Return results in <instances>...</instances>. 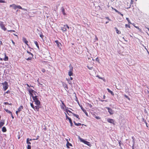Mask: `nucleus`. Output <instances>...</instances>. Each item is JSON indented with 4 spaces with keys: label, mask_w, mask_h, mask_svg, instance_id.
Listing matches in <instances>:
<instances>
[{
    "label": "nucleus",
    "mask_w": 149,
    "mask_h": 149,
    "mask_svg": "<svg viewBox=\"0 0 149 149\" xmlns=\"http://www.w3.org/2000/svg\"><path fill=\"white\" fill-rule=\"evenodd\" d=\"M106 108L108 110V111L110 114L112 115L113 113V111L111 109L108 107H106Z\"/></svg>",
    "instance_id": "6e6552de"
},
{
    "label": "nucleus",
    "mask_w": 149,
    "mask_h": 149,
    "mask_svg": "<svg viewBox=\"0 0 149 149\" xmlns=\"http://www.w3.org/2000/svg\"><path fill=\"white\" fill-rule=\"evenodd\" d=\"M39 137V136H38L37 137V138L36 139H33V140H38Z\"/></svg>",
    "instance_id": "6e6d98bb"
},
{
    "label": "nucleus",
    "mask_w": 149,
    "mask_h": 149,
    "mask_svg": "<svg viewBox=\"0 0 149 149\" xmlns=\"http://www.w3.org/2000/svg\"><path fill=\"white\" fill-rule=\"evenodd\" d=\"M68 111V112L71 113H72H72H74L72 112V111H70L69 110V111Z\"/></svg>",
    "instance_id": "0e129e2a"
},
{
    "label": "nucleus",
    "mask_w": 149,
    "mask_h": 149,
    "mask_svg": "<svg viewBox=\"0 0 149 149\" xmlns=\"http://www.w3.org/2000/svg\"><path fill=\"white\" fill-rule=\"evenodd\" d=\"M65 117H66V119H68V120H69V118H70L68 116H67V114H66V113H65Z\"/></svg>",
    "instance_id": "58836bf2"
},
{
    "label": "nucleus",
    "mask_w": 149,
    "mask_h": 149,
    "mask_svg": "<svg viewBox=\"0 0 149 149\" xmlns=\"http://www.w3.org/2000/svg\"><path fill=\"white\" fill-rule=\"evenodd\" d=\"M137 29L139 30V31L140 32H141V29H140L138 26H136L134 25H133Z\"/></svg>",
    "instance_id": "2f4dec72"
},
{
    "label": "nucleus",
    "mask_w": 149,
    "mask_h": 149,
    "mask_svg": "<svg viewBox=\"0 0 149 149\" xmlns=\"http://www.w3.org/2000/svg\"><path fill=\"white\" fill-rule=\"evenodd\" d=\"M34 42L38 49H39V47L38 42L36 41H34Z\"/></svg>",
    "instance_id": "412c9836"
},
{
    "label": "nucleus",
    "mask_w": 149,
    "mask_h": 149,
    "mask_svg": "<svg viewBox=\"0 0 149 149\" xmlns=\"http://www.w3.org/2000/svg\"><path fill=\"white\" fill-rule=\"evenodd\" d=\"M55 43L57 44V46L59 48L61 49V44L57 40L55 41Z\"/></svg>",
    "instance_id": "1a4fd4ad"
},
{
    "label": "nucleus",
    "mask_w": 149,
    "mask_h": 149,
    "mask_svg": "<svg viewBox=\"0 0 149 149\" xmlns=\"http://www.w3.org/2000/svg\"><path fill=\"white\" fill-rule=\"evenodd\" d=\"M8 31L10 32H15V31L14 30H10Z\"/></svg>",
    "instance_id": "09e8293b"
},
{
    "label": "nucleus",
    "mask_w": 149,
    "mask_h": 149,
    "mask_svg": "<svg viewBox=\"0 0 149 149\" xmlns=\"http://www.w3.org/2000/svg\"><path fill=\"white\" fill-rule=\"evenodd\" d=\"M69 120L70 123V125L72 127L73 125V124H72V121L71 118H69Z\"/></svg>",
    "instance_id": "c756f323"
},
{
    "label": "nucleus",
    "mask_w": 149,
    "mask_h": 149,
    "mask_svg": "<svg viewBox=\"0 0 149 149\" xmlns=\"http://www.w3.org/2000/svg\"><path fill=\"white\" fill-rule=\"evenodd\" d=\"M124 96L126 98H127V99H128L129 100H130V98L126 95L125 94L124 95Z\"/></svg>",
    "instance_id": "473e14b6"
},
{
    "label": "nucleus",
    "mask_w": 149,
    "mask_h": 149,
    "mask_svg": "<svg viewBox=\"0 0 149 149\" xmlns=\"http://www.w3.org/2000/svg\"><path fill=\"white\" fill-rule=\"evenodd\" d=\"M27 52L28 54H29L30 55H31V56H30L29 57H28L27 58H26V59L27 61H29V60H31L32 59V58H33V54L32 53H31L30 52L28 51H27Z\"/></svg>",
    "instance_id": "423d86ee"
},
{
    "label": "nucleus",
    "mask_w": 149,
    "mask_h": 149,
    "mask_svg": "<svg viewBox=\"0 0 149 149\" xmlns=\"http://www.w3.org/2000/svg\"><path fill=\"white\" fill-rule=\"evenodd\" d=\"M0 3H6V2L4 0H0Z\"/></svg>",
    "instance_id": "ea45409f"
},
{
    "label": "nucleus",
    "mask_w": 149,
    "mask_h": 149,
    "mask_svg": "<svg viewBox=\"0 0 149 149\" xmlns=\"http://www.w3.org/2000/svg\"><path fill=\"white\" fill-rule=\"evenodd\" d=\"M65 26L66 27V28H67L68 29H69V26L67 25H65Z\"/></svg>",
    "instance_id": "3c124183"
},
{
    "label": "nucleus",
    "mask_w": 149,
    "mask_h": 149,
    "mask_svg": "<svg viewBox=\"0 0 149 149\" xmlns=\"http://www.w3.org/2000/svg\"><path fill=\"white\" fill-rule=\"evenodd\" d=\"M74 125L77 126H79L81 125V124L80 123H76L75 121H74Z\"/></svg>",
    "instance_id": "7c9ffc66"
},
{
    "label": "nucleus",
    "mask_w": 149,
    "mask_h": 149,
    "mask_svg": "<svg viewBox=\"0 0 149 149\" xmlns=\"http://www.w3.org/2000/svg\"><path fill=\"white\" fill-rule=\"evenodd\" d=\"M5 57L3 59V60L5 61H7L8 60V56H6V53L4 54Z\"/></svg>",
    "instance_id": "a211bd4d"
},
{
    "label": "nucleus",
    "mask_w": 149,
    "mask_h": 149,
    "mask_svg": "<svg viewBox=\"0 0 149 149\" xmlns=\"http://www.w3.org/2000/svg\"><path fill=\"white\" fill-rule=\"evenodd\" d=\"M125 26L126 27H128L129 28H130V24H126L125 25Z\"/></svg>",
    "instance_id": "e433bc0d"
},
{
    "label": "nucleus",
    "mask_w": 149,
    "mask_h": 149,
    "mask_svg": "<svg viewBox=\"0 0 149 149\" xmlns=\"http://www.w3.org/2000/svg\"><path fill=\"white\" fill-rule=\"evenodd\" d=\"M31 106L33 109L34 108V105L32 103H30Z\"/></svg>",
    "instance_id": "c03bdc74"
},
{
    "label": "nucleus",
    "mask_w": 149,
    "mask_h": 149,
    "mask_svg": "<svg viewBox=\"0 0 149 149\" xmlns=\"http://www.w3.org/2000/svg\"><path fill=\"white\" fill-rule=\"evenodd\" d=\"M69 110L68 109V108H67L65 109V111H66L68 113V111H69Z\"/></svg>",
    "instance_id": "4d7b16f0"
},
{
    "label": "nucleus",
    "mask_w": 149,
    "mask_h": 149,
    "mask_svg": "<svg viewBox=\"0 0 149 149\" xmlns=\"http://www.w3.org/2000/svg\"><path fill=\"white\" fill-rule=\"evenodd\" d=\"M95 118L97 119H100V118L99 116H95Z\"/></svg>",
    "instance_id": "a18cd8bd"
},
{
    "label": "nucleus",
    "mask_w": 149,
    "mask_h": 149,
    "mask_svg": "<svg viewBox=\"0 0 149 149\" xmlns=\"http://www.w3.org/2000/svg\"><path fill=\"white\" fill-rule=\"evenodd\" d=\"M126 19L128 21V22L129 23H130V24L131 23L130 20H129L128 18H127V17L126 18Z\"/></svg>",
    "instance_id": "4c0bfd02"
},
{
    "label": "nucleus",
    "mask_w": 149,
    "mask_h": 149,
    "mask_svg": "<svg viewBox=\"0 0 149 149\" xmlns=\"http://www.w3.org/2000/svg\"><path fill=\"white\" fill-rule=\"evenodd\" d=\"M65 26L66 27V28H67L68 29H69V26L67 25H65Z\"/></svg>",
    "instance_id": "603ef678"
},
{
    "label": "nucleus",
    "mask_w": 149,
    "mask_h": 149,
    "mask_svg": "<svg viewBox=\"0 0 149 149\" xmlns=\"http://www.w3.org/2000/svg\"><path fill=\"white\" fill-rule=\"evenodd\" d=\"M33 94L34 95V96H37V95L38 94L35 91V92H33Z\"/></svg>",
    "instance_id": "c9c22d12"
},
{
    "label": "nucleus",
    "mask_w": 149,
    "mask_h": 149,
    "mask_svg": "<svg viewBox=\"0 0 149 149\" xmlns=\"http://www.w3.org/2000/svg\"><path fill=\"white\" fill-rule=\"evenodd\" d=\"M29 138H27V141H26V143L27 144H31V143L29 141Z\"/></svg>",
    "instance_id": "72a5a7b5"
},
{
    "label": "nucleus",
    "mask_w": 149,
    "mask_h": 149,
    "mask_svg": "<svg viewBox=\"0 0 149 149\" xmlns=\"http://www.w3.org/2000/svg\"><path fill=\"white\" fill-rule=\"evenodd\" d=\"M2 84L4 91H6L8 87V83L7 81H5L4 82L2 83Z\"/></svg>",
    "instance_id": "f03ea898"
},
{
    "label": "nucleus",
    "mask_w": 149,
    "mask_h": 149,
    "mask_svg": "<svg viewBox=\"0 0 149 149\" xmlns=\"http://www.w3.org/2000/svg\"><path fill=\"white\" fill-rule=\"evenodd\" d=\"M26 85L27 86L29 87V88L30 87V85H29L28 84H26Z\"/></svg>",
    "instance_id": "774afa93"
},
{
    "label": "nucleus",
    "mask_w": 149,
    "mask_h": 149,
    "mask_svg": "<svg viewBox=\"0 0 149 149\" xmlns=\"http://www.w3.org/2000/svg\"><path fill=\"white\" fill-rule=\"evenodd\" d=\"M13 7L15 10H16L17 8V6L15 4H13Z\"/></svg>",
    "instance_id": "f704fd0d"
},
{
    "label": "nucleus",
    "mask_w": 149,
    "mask_h": 149,
    "mask_svg": "<svg viewBox=\"0 0 149 149\" xmlns=\"http://www.w3.org/2000/svg\"><path fill=\"white\" fill-rule=\"evenodd\" d=\"M81 108L82 110V111L87 116H88V114L87 112H86V110H85V109H84V108L82 107H81Z\"/></svg>",
    "instance_id": "4468645a"
},
{
    "label": "nucleus",
    "mask_w": 149,
    "mask_h": 149,
    "mask_svg": "<svg viewBox=\"0 0 149 149\" xmlns=\"http://www.w3.org/2000/svg\"><path fill=\"white\" fill-rule=\"evenodd\" d=\"M96 60L97 61H99V58L98 57H97V58H96Z\"/></svg>",
    "instance_id": "680f3d73"
},
{
    "label": "nucleus",
    "mask_w": 149,
    "mask_h": 149,
    "mask_svg": "<svg viewBox=\"0 0 149 149\" xmlns=\"http://www.w3.org/2000/svg\"><path fill=\"white\" fill-rule=\"evenodd\" d=\"M34 102H35V103L36 104L38 105H40V102L39 101V100H38V99L37 100H35L34 101Z\"/></svg>",
    "instance_id": "9b49d317"
},
{
    "label": "nucleus",
    "mask_w": 149,
    "mask_h": 149,
    "mask_svg": "<svg viewBox=\"0 0 149 149\" xmlns=\"http://www.w3.org/2000/svg\"><path fill=\"white\" fill-rule=\"evenodd\" d=\"M4 104L5 105L8 104V102H4Z\"/></svg>",
    "instance_id": "052dcab7"
},
{
    "label": "nucleus",
    "mask_w": 149,
    "mask_h": 149,
    "mask_svg": "<svg viewBox=\"0 0 149 149\" xmlns=\"http://www.w3.org/2000/svg\"><path fill=\"white\" fill-rule=\"evenodd\" d=\"M66 146L67 148H69V146H72V145L71 143H70L69 142H68L67 143Z\"/></svg>",
    "instance_id": "a878e982"
},
{
    "label": "nucleus",
    "mask_w": 149,
    "mask_h": 149,
    "mask_svg": "<svg viewBox=\"0 0 149 149\" xmlns=\"http://www.w3.org/2000/svg\"><path fill=\"white\" fill-rule=\"evenodd\" d=\"M27 149H31V146L30 145H28L27 146Z\"/></svg>",
    "instance_id": "79ce46f5"
},
{
    "label": "nucleus",
    "mask_w": 149,
    "mask_h": 149,
    "mask_svg": "<svg viewBox=\"0 0 149 149\" xmlns=\"http://www.w3.org/2000/svg\"><path fill=\"white\" fill-rule=\"evenodd\" d=\"M10 93V91L9 90H8L4 94L5 95L6 93Z\"/></svg>",
    "instance_id": "a19ab883"
},
{
    "label": "nucleus",
    "mask_w": 149,
    "mask_h": 149,
    "mask_svg": "<svg viewBox=\"0 0 149 149\" xmlns=\"http://www.w3.org/2000/svg\"><path fill=\"white\" fill-rule=\"evenodd\" d=\"M115 29L116 30V33L118 34H120L121 33V32L120 31H119L118 30V29L117 28H116V27H115Z\"/></svg>",
    "instance_id": "aec40b11"
},
{
    "label": "nucleus",
    "mask_w": 149,
    "mask_h": 149,
    "mask_svg": "<svg viewBox=\"0 0 149 149\" xmlns=\"http://www.w3.org/2000/svg\"><path fill=\"white\" fill-rule=\"evenodd\" d=\"M107 121L109 123H112L113 124H114V120L113 119L108 118L107 120Z\"/></svg>",
    "instance_id": "9d476101"
},
{
    "label": "nucleus",
    "mask_w": 149,
    "mask_h": 149,
    "mask_svg": "<svg viewBox=\"0 0 149 149\" xmlns=\"http://www.w3.org/2000/svg\"><path fill=\"white\" fill-rule=\"evenodd\" d=\"M27 90L29 91V93L31 95V96L32 95H33V92H35V91L33 90H32V89L31 88H27Z\"/></svg>",
    "instance_id": "0eeeda50"
},
{
    "label": "nucleus",
    "mask_w": 149,
    "mask_h": 149,
    "mask_svg": "<svg viewBox=\"0 0 149 149\" xmlns=\"http://www.w3.org/2000/svg\"><path fill=\"white\" fill-rule=\"evenodd\" d=\"M97 77H98L99 79H103L104 80V79H103V78L102 77H100L99 76H98V75L97 76Z\"/></svg>",
    "instance_id": "de8ad7c7"
},
{
    "label": "nucleus",
    "mask_w": 149,
    "mask_h": 149,
    "mask_svg": "<svg viewBox=\"0 0 149 149\" xmlns=\"http://www.w3.org/2000/svg\"><path fill=\"white\" fill-rule=\"evenodd\" d=\"M61 30L63 31H67L66 28V27L65 26V25H64L63 27L61 28Z\"/></svg>",
    "instance_id": "393cba45"
},
{
    "label": "nucleus",
    "mask_w": 149,
    "mask_h": 149,
    "mask_svg": "<svg viewBox=\"0 0 149 149\" xmlns=\"http://www.w3.org/2000/svg\"><path fill=\"white\" fill-rule=\"evenodd\" d=\"M23 108V106L22 105H21L20 107L18 109L17 111H18L20 112Z\"/></svg>",
    "instance_id": "6ab92c4d"
},
{
    "label": "nucleus",
    "mask_w": 149,
    "mask_h": 149,
    "mask_svg": "<svg viewBox=\"0 0 149 149\" xmlns=\"http://www.w3.org/2000/svg\"><path fill=\"white\" fill-rule=\"evenodd\" d=\"M12 41V43H13V45H15V42H14V41L13 40H11Z\"/></svg>",
    "instance_id": "13d9d810"
},
{
    "label": "nucleus",
    "mask_w": 149,
    "mask_h": 149,
    "mask_svg": "<svg viewBox=\"0 0 149 149\" xmlns=\"http://www.w3.org/2000/svg\"><path fill=\"white\" fill-rule=\"evenodd\" d=\"M19 112V111H17L16 112V114L18 115V113Z\"/></svg>",
    "instance_id": "338daca9"
},
{
    "label": "nucleus",
    "mask_w": 149,
    "mask_h": 149,
    "mask_svg": "<svg viewBox=\"0 0 149 149\" xmlns=\"http://www.w3.org/2000/svg\"><path fill=\"white\" fill-rule=\"evenodd\" d=\"M40 37H41L42 38L44 36L42 34L40 35Z\"/></svg>",
    "instance_id": "69168bd1"
},
{
    "label": "nucleus",
    "mask_w": 149,
    "mask_h": 149,
    "mask_svg": "<svg viewBox=\"0 0 149 149\" xmlns=\"http://www.w3.org/2000/svg\"><path fill=\"white\" fill-rule=\"evenodd\" d=\"M10 115H11V117H12V118L13 119H14V116H13L12 113Z\"/></svg>",
    "instance_id": "bf43d9fd"
},
{
    "label": "nucleus",
    "mask_w": 149,
    "mask_h": 149,
    "mask_svg": "<svg viewBox=\"0 0 149 149\" xmlns=\"http://www.w3.org/2000/svg\"><path fill=\"white\" fill-rule=\"evenodd\" d=\"M79 139L81 142H83L84 144L90 146H91L90 143L89 142L85 141L84 139L80 137L79 138Z\"/></svg>",
    "instance_id": "20e7f679"
},
{
    "label": "nucleus",
    "mask_w": 149,
    "mask_h": 149,
    "mask_svg": "<svg viewBox=\"0 0 149 149\" xmlns=\"http://www.w3.org/2000/svg\"><path fill=\"white\" fill-rule=\"evenodd\" d=\"M5 124V120H3L2 121L0 122V128H1Z\"/></svg>",
    "instance_id": "ddd939ff"
},
{
    "label": "nucleus",
    "mask_w": 149,
    "mask_h": 149,
    "mask_svg": "<svg viewBox=\"0 0 149 149\" xmlns=\"http://www.w3.org/2000/svg\"><path fill=\"white\" fill-rule=\"evenodd\" d=\"M133 0H131V2L130 3V1L128 0H126L124 2V7L125 8L128 9L130 8L131 7V4L132 3Z\"/></svg>",
    "instance_id": "f257e3e1"
},
{
    "label": "nucleus",
    "mask_w": 149,
    "mask_h": 149,
    "mask_svg": "<svg viewBox=\"0 0 149 149\" xmlns=\"http://www.w3.org/2000/svg\"><path fill=\"white\" fill-rule=\"evenodd\" d=\"M39 107L37 106H35L33 108L35 110L39 111Z\"/></svg>",
    "instance_id": "5701e85b"
},
{
    "label": "nucleus",
    "mask_w": 149,
    "mask_h": 149,
    "mask_svg": "<svg viewBox=\"0 0 149 149\" xmlns=\"http://www.w3.org/2000/svg\"><path fill=\"white\" fill-rule=\"evenodd\" d=\"M107 90L108 91V92L110 93L113 96L114 95V94L112 91H111L109 88H108L107 89Z\"/></svg>",
    "instance_id": "4be33fe9"
},
{
    "label": "nucleus",
    "mask_w": 149,
    "mask_h": 149,
    "mask_svg": "<svg viewBox=\"0 0 149 149\" xmlns=\"http://www.w3.org/2000/svg\"><path fill=\"white\" fill-rule=\"evenodd\" d=\"M63 86L65 90H68V87L67 84L65 83H64L63 84Z\"/></svg>",
    "instance_id": "2eb2a0df"
},
{
    "label": "nucleus",
    "mask_w": 149,
    "mask_h": 149,
    "mask_svg": "<svg viewBox=\"0 0 149 149\" xmlns=\"http://www.w3.org/2000/svg\"><path fill=\"white\" fill-rule=\"evenodd\" d=\"M4 110L6 111V112L7 113H9L10 114H11L12 113V112L8 110L7 109H4Z\"/></svg>",
    "instance_id": "cd10ccee"
},
{
    "label": "nucleus",
    "mask_w": 149,
    "mask_h": 149,
    "mask_svg": "<svg viewBox=\"0 0 149 149\" xmlns=\"http://www.w3.org/2000/svg\"><path fill=\"white\" fill-rule=\"evenodd\" d=\"M47 74H48L49 75H50L51 74V73L50 72L48 71V70H47Z\"/></svg>",
    "instance_id": "8fccbe9b"
},
{
    "label": "nucleus",
    "mask_w": 149,
    "mask_h": 149,
    "mask_svg": "<svg viewBox=\"0 0 149 149\" xmlns=\"http://www.w3.org/2000/svg\"><path fill=\"white\" fill-rule=\"evenodd\" d=\"M2 130L3 132H6L7 131L6 127H3L2 128Z\"/></svg>",
    "instance_id": "bb28decb"
},
{
    "label": "nucleus",
    "mask_w": 149,
    "mask_h": 149,
    "mask_svg": "<svg viewBox=\"0 0 149 149\" xmlns=\"http://www.w3.org/2000/svg\"><path fill=\"white\" fill-rule=\"evenodd\" d=\"M61 103H62V104H63V105L65 107H66V106L65 105V104L64 103L63 101H61Z\"/></svg>",
    "instance_id": "49530a36"
},
{
    "label": "nucleus",
    "mask_w": 149,
    "mask_h": 149,
    "mask_svg": "<svg viewBox=\"0 0 149 149\" xmlns=\"http://www.w3.org/2000/svg\"><path fill=\"white\" fill-rule=\"evenodd\" d=\"M61 10H62V12L63 13V14L64 15H66L65 13V9L63 7H62L61 8Z\"/></svg>",
    "instance_id": "f3484780"
},
{
    "label": "nucleus",
    "mask_w": 149,
    "mask_h": 149,
    "mask_svg": "<svg viewBox=\"0 0 149 149\" xmlns=\"http://www.w3.org/2000/svg\"><path fill=\"white\" fill-rule=\"evenodd\" d=\"M69 67L70 68V70L68 72V74L69 76H71L73 75V68L72 66L70 65H69Z\"/></svg>",
    "instance_id": "7ed1b4c3"
},
{
    "label": "nucleus",
    "mask_w": 149,
    "mask_h": 149,
    "mask_svg": "<svg viewBox=\"0 0 149 149\" xmlns=\"http://www.w3.org/2000/svg\"><path fill=\"white\" fill-rule=\"evenodd\" d=\"M105 18L107 19H108V20H109V21H111V20L109 18V17H105Z\"/></svg>",
    "instance_id": "5fc2aeb1"
},
{
    "label": "nucleus",
    "mask_w": 149,
    "mask_h": 149,
    "mask_svg": "<svg viewBox=\"0 0 149 149\" xmlns=\"http://www.w3.org/2000/svg\"><path fill=\"white\" fill-rule=\"evenodd\" d=\"M118 14H120L122 17H123V14H121L120 12V13H119Z\"/></svg>",
    "instance_id": "e2e57ef3"
},
{
    "label": "nucleus",
    "mask_w": 149,
    "mask_h": 149,
    "mask_svg": "<svg viewBox=\"0 0 149 149\" xmlns=\"http://www.w3.org/2000/svg\"><path fill=\"white\" fill-rule=\"evenodd\" d=\"M41 71L43 73L45 72L46 71L45 70L44 68L42 69Z\"/></svg>",
    "instance_id": "37998d69"
},
{
    "label": "nucleus",
    "mask_w": 149,
    "mask_h": 149,
    "mask_svg": "<svg viewBox=\"0 0 149 149\" xmlns=\"http://www.w3.org/2000/svg\"><path fill=\"white\" fill-rule=\"evenodd\" d=\"M0 26L1 28L4 31L6 30V28L5 27L3 22L0 21Z\"/></svg>",
    "instance_id": "39448f33"
},
{
    "label": "nucleus",
    "mask_w": 149,
    "mask_h": 149,
    "mask_svg": "<svg viewBox=\"0 0 149 149\" xmlns=\"http://www.w3.org/2000/svg\"><path fill=\"white\" fill-rule=\"evenodd\" d=\"M22 41L26 45H28V41L26 39V38H25L24 37H23L22 38Z\"/></svg>",
    "instance_id": "f8f14e48"
},
{
    "label": "nucleus",
    "mask_w": 149,
    "mask_h": 149,
    "mask_svg": "<svg viewBox=\"0 0 149 149\" xmlns=\"http://www.w3.org/2000/svg\"><path fill=\"white\" fill-rule=\"evenodd\" d=\"M17 8H18L19 9H22L24 10H26V9L22 8L19 5L17 6Z\"/></svg>",
    "instance_id": "b1692460"
},
{
    "label": "nucleus",
    "mask_w": 149,
    "mask_h": 149,
    "mask_svg": "<svg viewBox=\"0 0 149 149\" xmlns=\"http://www.w3.org/2000/svg\"><path fill=\"white\" fill-rule=\"evenodd\" d=\"M32 98L33 99V101L35 100H37L38 99V96L37 95V96H34V95H32L31 96Z\"/></svg>",
    "instance_id": "dca6fc26"
},
{
    "label": "nucleus",
    "mask_w": 149,
    "mask_h": 149,
    "mask_svg": "<svg viewBox=\"0 0 149 149\" xmlns=\"http://www.w3.org/2000/svg\"><path fill=\"white\" fill-rule=\"evenodd\" d=\"M72 114L74 116L76 117L77 118H78L79 119V120L80 119V118H79V116L78 115L76 114H75L74 113H72Z\"/></svg>",
    "instance_id": "c85d7f7f"
},
{
    "label": "nucleus",
    "mask_w": 149,
    "mask_h": 149,
    "mask_svg": "<svg viewBox=\"0 0 149 149\" xmlns=\"http://www.w3.org/2000/svg\"><path fill=\"white\" fill-rule=\"evenodd\" d=\"M114 10H115V11L117 13H120V12H119L118 11V10H117L116 9H114Z\"/></svg>",
    "instance_id": "864d4df0"
}]
</instances>
